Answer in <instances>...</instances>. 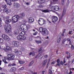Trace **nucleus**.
Returning <instances> with one entry per match:
<instances>
[{"label": "nucleus", "mask_w": 74, "mask_h": 74, "mask_svg": "<svg viewBox=\"0 0 74 74\" xmlns=\"http://www.w3.org/2000/svg\"><path fill=\"white\" fill-rule=\"evenodd\" d=\"M9 18H10V16H7V19L8 20L5 21V23L8 25H4V28L6 33H8L9 35H11L12 34V31H11L12 30V27H11V25L9 23L11 22V19H9Z\"/></svg>", "instance_id": "f257e3e1"}, {"label": "nucleus", "mask_w": 74, "mask_h": 74, "mask_svg": "<svg viewBox=\"0 0 74 74\" xmlns=\"http://www.w3.org/2000/svg\"><path fill=\"white\" fill-rule=\"evenodd\" d=\"M58 0H53V2L51 1H50V4L49 5V8L53 11H55V6H52L51 5H52L54 4H56L58 1Z\"/></svg>", "instance_id": "f03ea898"}, {"label": "nucleus", "mask_w": 74, "mask_h": 74, "mask_svg": "<svg viewBox=\"0 0 74 74\" xmlns=\"http://www.w3.org/2000/svg\"><path fill=\"white\" fill-rule=\"evenodd\" d=\"M20 18V17L19 16L17 15H16L12 17V21L13 23H15L18 22L19 19Z\"/></svg>", "instance_id": "7ed1b4c3"}, {"label": "nucleus", "mask_w": 74, "mask_h": 74, "mask_svg": "<svg viewBox=\"0 0 74 74\" xmlns=\"http://www.w3.org/2000/svg\"><path fill=\"white\" fill-rule=\"evenodd\" d=\"M26 33L24 32H22L21 33H19V35L17 37V39L18 40H22V36L23 35H25Z\"/></svg>", "instance_id": "20e7f679"}, {"label": "nucleus", "mask_w": 74, "mask_h": 74, "mask_svg": "<svg viewBox=\"0 0 74 74\" xmlns=\"http://www.w3.org/2000/svg\"><path fill=\"white\" fill-rule=\"evenodd\" d=\"M38 22L40 25L42 26L44 23H45V21L42 18H40L38 21Z\"/></svg>", "instance_id": "39448f33"}, {"label": "nucleus", "mask_w": 74, "mask_h": 74, "mask_svg": "<svg viewBox=\"0 0 74 74\" xmlns=\"http://www.w3.org/2000/svg\"><path fill=\"white\" fill-rule=\"evenodd\" d=\"M8 57L9 58L10 60H14L15 55L12 54H9L8 55Z\"/></svg>", "instance_id": "423d86ee"}, {"label": "nucleus", "mask_w": 74, "mask_h": 74, "mask_svg": "<svg viewBox=\"0 0 74 74\" xmlns=\"http://www.w3.org/2000/svg\"><path fill=\"white\" fill-rule=\"evenodd\" d=\"M2 37L4 40H6V41H10V40L8 36L5 34H3L2 35Z\"/></svg>", "instance_id": "0eeeda50"}, {"label": "nucleus", "mask_w": 74, "mask_h": 74, "mask_svg": "<svg viewBox=\"0 0 74 74\" xmlns=\"http://www.w3.org/2000/svg\"><path fill=\"white\" fill-rule=\"evenodd\" d=\"M26 27L27 29H25L23 28V27H22V28L21 27V30H27L28 29H30V27H31V26H30V25L29 24H27L26 25Z\"/></svg>", "instance_id": "6e6552de"}, {"label": "nucleus", "mask_w": 74, "mask_h": 74, "mask_svg": "<svg viewBox=\"0 0 74 74\" xmlns=\"http://www.w3.org/2000/svg\"><path fill=\"white\" fill-rule=\"evenodd\" d=\"M12 44L13 45H14L15 47H16L19 46V42L17 41H14L12 42Z\"/></svg>", "instance_id": "1a4fd4ad"}, {"label": "nucleus", "mask_w": 74, "mask_h": 74, "mask_svg": "<svg viewBox=\"0 0 74 74\" xmlns=\"http://www.w3.org/2000/svg\"><path fill=\"white\" fill-rule=\"evenodd\" d=\"M11 49V47L8 46H6V48H3V50L5 51V52H7L8 51H10Z\"/></svg>", "instance_id": "9d476101"}, {"label": "nucleus", "mask_w": 74, "mask_h": 74, "mask_svg": "<svg viewBox=\"0 0 74 74\" xmlns=\"http://www.w3.org/2000/svg\"><path fill=\"white\" fill-rule=\"evenodd\" d=\"M51 19L53 23L58 21V18L56 16H52L51 17Z\"/></svg>", "instance_id": "9b49d317"}, {"label": "nucleus", "mask_w": 74, "mask_h": 74, "mask_svg": "<svg viewBox=\"0 0 74 74\" xmlns=\"http://www.w3.org/2000/svg\"><path fill=\"white\" fill-rule=\"evenodd\" d=\"M34 21V18H32L31 17H29L28 18V23H32Z\"/></svg>", "instance_id": "f8f14e48"}, {"label": "nucleus", "mask_w": 74, "mask_h": 74, "mask_svg": "<svg viewBox=\"0 0 74 74\" xmlns=\"http://www.w3.org/2000/svg\"><path fill=\"white\" fill-rule=\"evenodd\" d=\"M6 3L7 5H12V3L11 1L10 0H4Z\"/></svg>", "instance_id": "ddd939ff"}, {"label": "nucleus", "mask_w": 74, "mask_h": 74, "mask_svg": "<svg viewBox=\"0 0 74 74\" xmlns=\"http://www.w3.org/2000/svg\"><path fill=\"white\" fill-rule=\"evenodd\" d=\"M3 12H6V14H8L9 13L11 12V10L10 9H4L3 10Z\"/></svg>", "instance_id": "4468645a"}, {"label": "nucleus", "mask_w": 74, "mask_h": 74, "mask_svg": "<svg viewBox=\"0 0 74 74\" xmlns=\"http://www.w3.org/2000/svg\"><path fill=\"white\" fill-rule=\"evenodd\" d=\"M14 7H16V8H19V7H20V6H21V5H20L19 3H14Z\"/></svg>", "instance_id": "2eb2a0df"}, {"label": "nucleus", "mask_w": 74, "mask_h": 74, "mask_svg": "<svg viewBox=\"0 0 74 74\" xmlns=\"http://www.w3.org/2000/svg\"><path fill=\"white\" fill-rule=\"evenodd\" d=\"M46 1L45 0H38V4H40L42 3H44Z\"/></svg>", "instance_id": "dca6fc26"}, {"label": "nucleus", "mask_w": 74, "mask_h": 74, "mask_svg": "<svg viewBox=\"0 0 74 74\" xmlns=\"http://www.w3.org/2000/svg\"><path fill=\"white\" fill-rule=\"evenodd\" d=\"M46 32H47V29L43 28V30L42 31V34L43 35H45L46 34Z\"/></svg>", "instance_id": "f3484780"}, {"label": "nucleus", "mask_w": 74, "mask_h": 74, "mask_svg": "<svg viewBox=\"0 0 74 74\" xmlns=\"http://www.w3.org/2000/svg\"><path fill=\"white\" fill-rule=\"evenodd\" d=\"M14 52L17 55H21V54L22 53L21 52V51L19 52L18 51V50H17L16 51H15Z\"/></svg>", "instance_id": "a211bd4d"}, {"label": "nucleus", "mask_w": 74, "mask_h": 74, "mask_svg": "<svg viewBox=\"0 0 74 74\" xmlns=\"http://www.w3.org/2000/svg\"><path fill=\"white\" fill-rule=\"evenodd\" d=\"M42 58V56H41V54L40 53L38 54L36 56V58H39V59H41V58Z\"/></svg>", "instance_id": "6ab92c4d"}, {"label": "nucleus", "mask_w": 74, "mask_h": 74, "mask_svg": "<svg viewBox=\"0 0 74 74\" xmlns=\"http://www.w3.org/2000/svg\"><path fill=\"white\" fill-rule=\"evenodd\" d=\"M66 54H67L68 55L67 56V59H69L70 58V53L66 51Z\"/></svg>", "instance_id": "aec40b11"}, {"label": "nucleus", "mask_w": 74, "mask_h": 74, "mask_svg": "<svg viewBox=\"0 0 74 74\" xmlns=\"http://www.w3.org/2000/svg\"><path fill=\"white\" fill-rule=\"evenodd\" d=\"M20 17L21 18H23L24 17H25V13L23 12L21 13L20 14Z\"/></svg>", "instance_id": "412c9836"}, {"label": "nucleus", "mask_w": 74, "mask_h": 74, "mask_svg": "<svg viewBox=\"0 0 74 74\" xmlns=\"http://www.w3.org/2000/svg\"><path fill=\"white\" fill-rule=\"evenodd\" d=\"M1 7L3 9V10H6L7 8V5L5 4V5H3L1 6Z\"/></svg>", "instance_id": "4be33fe9"}, {"label": "nucleus", "mask_w": 74, "mask_h": 74, "mask_svg": "<svg viewBox=\"0 0 74 74\" xmlns=\"http://www.w3.org/2000/svg\"><path fill=\"white\" fill-rule=\"evenodd\" d=\"M16 68L15 67H13L10 70L12 72H14L15 70H16Z\"/></svg>", "instance_id": "5701e85b"}, {"label": "nucleus", "mask_w": 74, "mask_h": 74, "mask_svg": "<svg viewBox=\"0 0 74 74\" xmlns=\"http://www.w3.org/2000/svg\"><path fill=\"white\" fill-rule=\"evenodd\" d=\"M26 38V37L25 36V35H23V36H22L21 38V40H25Z\"/></svg>", "instance_id": "b1692460"}, {"label": "nucleus", "mask_w": 74, "mask_h": 74, "mask_svg": "<svg viewBox=\"0 0 74 74\" xmlns=\"http://www.w3.org/2000/svg\"><path fill=\"white\" fill-rule=\"evenodd\" d=\"M35 42L37 43V44H41L42 42H41V40H35Z\"/></svg>", "instance_id": "393cba45"}, {"label": "nucleus", "mask_w": 74, "mask_h": 74, "mask_svg": "<svg viewBox=\"0 0 74 74\" xmlns=\"http://www.w3.org/2000/svg\"><path fill=\"white\" fill-rule=\"evenodd\" d=\"M29 55H32V56H34L35 55V52L33 51L32 52H30Z\"/></svg>", "instance_id": "a878e982"}, {"label": "nucleus", "mask_w": 74, "mask_h": 74, "mask_svg": "<svg viewBox=\"0 0 74 74\" xmlns=\"http://www.w3.org/2000/svg\"><path fill=\"white\" fill-rule=\"evenodd\" d=\"M65 14H66V9H64L63 10L62 16H63Z\"/></svg>", "instance_id": "bb28decb"}, {"label": "nucleus", "mask_w": 74, "mask_h": 74, "mask_svg": "<svg viewBox=\"0 0 74 74\" xmlns=\"http://www.w3.org/2000/svg\"><path fill=\"white\" fill-rule=\"evenodd\" d=\"M59 10V8L58 6H55V11H58Z\"/></svg>", "instance_id": "cd10ccee"}, {"label": "nucleus", "mask_w": 74, "mask_h": 74, "mask_svg": "<svg viewBox=\"0 0 74 74\" xmlns=\"http://www.w3.org/2000/svg\"><path fill=\"white\" fill-rule=\"evenodd\" d=\"M18 62L20 64H24V63H25V62L21 60H18Z\"/></svg>", "instance_id": "c85d7f7f"}, {"label": "nucleus", "mask_w": 74, "mask_h": 74, "mask_svg": "<svg viewBox=\"0 0 74 74\" xmlns=\"http://www.w3.org/2000/svg\"><path fill=\"white\" fill-rule=\"evenodd\" d=\"M46 63H47V60H44V61L42 64L43 66H45L46 65Z\"/></svg>", "instance_id": "c756f323"}, {"label": "nucleus", "mask_w": 74, "mask_h": 74, "mask_svg": "<svg viewBox=\"0 0 74 74\" xmlns=\"http://www.w3.org/2000/svg\"><path fill=\"white\" fill-rule=\"evenodd\" d=\"M4 59L5 60H10L8 57H4Z\"/></svg>", "instance_id": "7c9ffc66"}, {"label": "nucleus", "mask_w": 74, "mask_h": 74, "mask_svg": "<svg viewBox=\"0 0 74 74\" xmlns=\"http://www.w3.org/2000/svg\"><path fill=\"white\" fill-rule=\"evenodd\" d=\"M2 61L4 62L5 64H7L8 63V62H7V61L5 59H2Z\"/></svg>", "instance_id": "2f4dec72"}, {"label": "nucleus", "mask_w": 74, "mask_h": 74, "mask_svg": "<svg viewBox=\"0 0 74 74\" xmlns=\"http://www.w3.org/2000/svg\"><path fill=\"white\" fill-rule=\"evenodd\" d=\"M43 29L44 28H42V27H40L39 28V30L40 32H42V30H43Z\"/></svg>", "instance_id": "473e14b6"}, {"label": "nucleus", "mask_w": 74, "mask_h": 74, "mask_svg": "<svg viewBox=\"0 0 74 74\" xmlns=\"http://www.w3.org/2000/svg\"><path fill=\"white\" fill-rule=\"evenodd\" d=\"M61 38H62V37H60L59 39H58L57 40V42H59L60 41V40H61Z\"/></svg>", "instance_id": "72a5a7b5"}, {"label": "nucleus", "mask_w": 74, "mask_h": 74, "mask_svg": "<svg viewBox=\"0 0 74 74\" xmlns=\"http://www.w3.org/2000/svg\"><path fill=\"white\" fill-rule=\"evenodd\" d=\"M33 63H34V61L31 62L29 64V66H32V65L33 64Z\"/></svg>", "instance_id": "f704fd0d"}, {"label": "nucleus", "mask_w": 74, "mask_h": 74, "mask_svg": "<svg viewBox=\"0 0 74 74\" xmlns=\"http://www.w3.org/2000/svg\"><path fill=\"white\" fill-rule=\"evenodd\" d=\"M3 41L4 40H3V39L0 38V43H2L3 42Z\"/></svg>", "instance_id": "c9c22d12"}, {"label": "nucleus", "mask_w": 74, "mask_h": 74, "mask_svg": "<svg viewBox=\"0 0 74 74\" xmlns=\"http://www.w3.org/2000/svg\"><path fill=\"white\" fill-rule=\"evenodd\" d=\"M44 6L41 5H40L38 6V7H39V8H43Z\"/></svg>", "instance_id": "e433bc0d"}, {"label": "nucleus", "mask_w": 74, "mask_h": 74, "mask_svg": "<svg viewBox=\"0 0 74 74\" xmlns=\"http://www.w3.org/2000/svg\"><path fill=\"white\" fill-rule=\"evenodd\" d=\"M64 0H62V5H64Z\"/></svg>", "instance_id": "4c0bfd02"}, {"label": "nucleus", "mask_w": 74, "mask_h": 74, "mask_svg": "<svg viewBox=\"0 0 74 74\" xmlns=\"http://www.w3.org/2000/svg\"><path fill=\"white\" fill-rule=\"evenodd\" d=\"M66 41V39H64L62 41V44H64V42Z\"/></svg>", "instance_id": "58836bf2"}, {"label": "nucleus", "mask_w": 74, "mask_h": 74, "mask_svg": "<svg viewBox=\"0 0 74 74\" xmlns=\"http://www.w3.org/2000/svg\"><path fill=\"white\" fill-rule=\"evenodd\" d=\"M41 11H42L43 12H45L46 13L47 12V9L44 10H41Z\"/></svg>", "instance_id": "ea45409f"}, {"label": "nucleus", "mask_w": 74, "mask_h": 74, "mask_svg": "<svg viewBox=\"0 0 74 74\" xmlns=\"http://www.w3.org/2000/svg\"><path fill=\"white\" fill-rule=\"evenodd\" d=\"M37 33H38L37 32H34L33 34V35H34V36H36V35H37Z\"/></svg>", "instance_id": "a19ab883"}, {"label": "nucleus", "mask_w": 74, "mask_h": 74, "mask_svg": "<svg viewBox=\"0 0 74 74\" xmlns=\"http://www.w3.org/2000/svg\"><path fill=\"white\" fill-rule=\"evenodd\" d=\"M42 47H41L39 49V52H40V51H42Z\"/></svg>", "instance_id": "79ce46f5"}, {"label": "nucleus", "mask_w": 74, "mask_h": 74, "mask_svg": "<svg viewBox=\"0 0 74 74\" xmlns=\"http://www.w3.org/2000/svg\"><path fill=\"white\" fill-rule=\"evenodd\" d=\"M49 73L50 74H51L52 73V71L51 69H49Z\"/></svg>", "instance_id": "37998d69"}, {"label": "nucleus", "mask_w": 74, "mask_h": 74, "mask_svg": "<svg viewBox=\"0 0 74 74\" xmlns=\"http://www.w3.org/2000/svg\"><path fill=\"white\" fill-rule=\"evenodd\" d=\"M66 39V40H67L68 41H71V40H70V38H65Z\"/></svg>", "instance_id": "c03bdc74"}, {"label": "nucleus", "mask_w": 74, "mask_h": 74, "mask_svg": "<svg viewBox=\"0 0 74 74\" xmlns=\"http://www.w3.org/2000/svg\"><path fill=\"white\" fill-rule=\"evenodd\" d=\"M18 32H17L16 31H15L14 32V34L15 35H17L18 34Z\"/></svg>", "instance_id": "a18cd8bd"}, {"label": "nucleus", "mask_w": 74, "mask_h": 74, "mask_svg": "<svg viewBox=\"0 0 74 74\" xmlns=\"http://www.w3.org/2000/svg\"><path fill=\"white\" fill-rule=\"evenodd\" d=\"M71 49H74V47L73 45H71Z\"/></svg>", "instance_id": "49530a36"}, {"label": "nucleus", "mask_w": 74, "mask_h": 74, "mask_svg": "<svg viewBox=\"0 0 74 74\" xmlns=\"http://www.w3.org/2000/svg\"><path fill=\"white\" fill-rule=\"evenodd\" d=\"M12 66H16V64L15 63H13L12 64Z\"/></svg>", "instance_id": "de8ad7c7"}, {"label": "nucleus", "mask_w": 74, "mask_h": 74, "mask_svg": "<svg viewBox=\"0 0 74 74\" xmlns=\"http://www.w3.org/2000/svg\"><path fill=\"white\" fill-rule=\"evenodd\" d=\"M24 67L23 66L22 67H21V68H20V69L21 70H23V69H24Z\"/></svg>", "instance_id": "09e8293b"}, {"label": "nucleus", "mask_w": 74, "mask_h": 74, "mask_svg": "<svg viewBox=\"0 0 74 74\" xmlns=\"http://www.w3.org/2000/svg\"><path fill=\"white\" fill-rule=\"evenodd\" d=\"M60 64H61V65H63V64H64V63L63 61H62L60 62Z\"/></svg>", "instance_id": "8fccbe9b"}, {"label": "nucleus", "mask_w": 74, "mask_h": 74, "mask_svg": "<svg viewBox=\"0 0 74 74\" xmlns=\"http://www.w3.org/2000/svg\"><path fill=\"white\" fill-rule=\"evenodd\" d=\"M57 63H59V62H60V60H59V59L57 60Z\"/></svg>", "instance_id": "3c124183"}, {"label": "nucleus", "mask_w": 74, "mask_h": 74, "mask_svg": "<svg viewBox=\"0 0 74 74\" xmlns=\"http://www.w3.org/2000/svg\"><path fill=\"white\" fill-rule=\"evenodd\" d=\"M36 38H40V39H41V38L40 37V36H37V37H36Z\"/></svg>", "instance_id": "603ef678"}, {"label": "nucleus", "mask_w": 74, "mask_h": 74, "mask_svg": "<svg viewBox=\"0 0 74 74\" xmlns=\"http://www.w3.org/2000/svg\"><path fill=\"white\" fill-rule=\"evenodd\" d=\"M45 72V71H42V74H44V73Z\"/></svg>", "instance_id": "864d4df0"}, {"label": "nucleus", "mask_w": 74, "mask_h": 74, "mask_svg": "<svg viewBox=\"0 0 74 74\" xmlns=\"http://www.w3.org/2000/svg\"><path fill=\"white\" fill-rule=\"evenodd\" d=\"M8 66L9 67H11V66H12V64H9Z\"/></svg>", "instance_id": "5fc2aeb1"}, {"label": "nucleus", "mask_w": 74, "mask_h": 74, "mask_svg": "<svg viewBox=\"0 0 74 74\" xmlns=\"http://www.w3.org/2000/svg\"><path fill=\"white\" fill-rule=\"evenodd\" d=\"M69 45H71V40L70 41H69Z\"/></svg>", "instance_id": "6e6d98bb"}, {"label": "nucleus", "mask_w": 74, "mask_h": 74, "mask_svg": "<svg viewBox=\"0 0 74 74\" xmlns=\"http://www.w3.org/2000/svg\"><path fill=\"white\" fill-rule=\"evenodd\" d=\"M49 11H51V10H49L48 9H47V12H49Z\"/></svg>", "instance_id": "4d7b16f0"}, {"label": "nucleus", "mask_w": 74, "mask_h": 74, "mask_svg": "<svg viewBox=\"0 0 74 74\" xmlns=\"http://www.w3.org/2000/svg\"><path fill=\"white\" fill-rule=\"evenodd\" d=\"M71 33H72V31H69V34H71Z\"/></svg>", "instance_id": "13d9d810"}, {"label": "nucleus", "mask_w": 74, "mask_h": 74, "mask_svg": "<svg viewBox=\"0 0 74 74\" xmlns=\"http://www.w3.org/2000/svg\"><path fill=\"white\" fill-rule=\"evenodd\" d=\"M3 70V68L0 67V71H2Z\"/></svg>", "instance_id": "bf43d9fd"}, {"label": "nucleus", "mask_w": 74, "mask_h": 74, "mask_svg": "<svg viewBox=\"0 0 74 74\" xmlns=\"http://www.w3.org/2000/svg\"><path fill=\"white\" fill-rule=\"evenodd\" d=\"M71 69L73 70H74V68H70L69 69L70 71H71Z\"/></svg>", "instance_id": "052dcab7"}, {"label": "nucleus", "mask_w": 74, "mask_h": 74, "mask_svg": "<svg viewBox=\"0 0 74 74\" xmlns=\"http://www.w3.org/2000/svg\"><path fill=\"white\" fill-rule=\"evenodd\" d=\"M72 73H73V72H72V71H70L69 72V74H72Z\"/></svg>", "instance_id": "680f3d73"}, {"label": "nucleus", "mask_w": 74, "mask_h": 74, "mask_svg": "<svg viewBox=\"0 0 74 74\" xmlns=\"http://www.w3.org/2000/svg\"><path fill=\"white\" fill-rule=\"evenodd\" d=\"M66 31V29H64L63 31V33H65V31Z\"/></svg>", "instance_id": "e2e57ef3"}, {"label": "nucleus", "mask_w": 74, "mask_h": 74, "mask_svg": "<svg viewBox=\"0 0 74 74\" xmlns=\"http://www.w3.org/2000/svg\"><path fill=\"white\" fill-rule=\"evenodd\" d=\"M2 26V25H1V22H0V27H1Z\"/></svg>", "instance_id": "0e129e2a"}, {"label": "nucleus", "mask_w": 74, "mask_h": 74, "mask_svg": "<svg viewBox=\"0 0 74 74\" xmlns=\"http://www.w3.org/2000/svg\"><path fill=\"white\" fill-rule=\"evenodd\" d=\"M74 62V59H73L72 61V63H73V62Z\"/></svg>", "instance_id": "69168bd1"}, {"label": "nucleus", "mask_w": 74, "mask_h": 74, "mask_svg": "<svg viewBox=\"0 0 74 74\" xmlns=\"http://www.w3.org/2000/svg\"><path fill=\"white\" fill-rule=\"evenodd\" d=\"M64 63H66V61H65V59L64 60Z\"/></svg>", "instance_id": "338daca9"}, {"label": "nucleus", "mask_w": 74, "mask_h": 74, "mask_svg": "<svg viewBox=\"0 0 74 74\" xmlns=\"http://www.w3.org/2000/svg\"><path fill=\"white\" fill-rule=\"evenodd\" d=\"M32 74H37V72H34Z\"/></svg>", "instance_id": "774afa93"}]
</instances>
